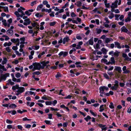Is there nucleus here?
Segmentation results:
<instances>
[{"label":"nucleus","instance_id":"58836bf2","mask_svg":"<svg viewBox=\"0 0 131 131\" xmlns=\"http://www.w3.org/2000/svg\"><path fill=\"white\" fill-rule=\"evenodd\" d=\"M75 101L74 100H71L70 102L68 103L67 104V106H69L71 104V103L75 104Z\"/></svg>","mask_w":131,"mask_h":131},{"label":"nucleus","instance_id":"423d86ee","mask_svg":"<svg viewBox=\"0 0 131 131\" xmlns=\"http://www.w3.org/2000/svg\"><path fill=\"white\" fill-rule=\"evenodd\" d=\"M7 34L9 36H12L13 34V30L11 29H8L6 31Z\"/></svg>","mask_w":131,"mask_h":131},{"label":"nucleus","instance_id":"3c124183","mask_svg":"<svg viewBox=\"0 0 131 131\" xmlns=\"http://www.w3.org/2000/svg\"><path fill=\"white\" fill-rule=\"evenodd\" d=\"M45 104L46 105H50L52 104V102L51 101H46Z\"/></svg>","mask_w":131,"mask_h":131},{"label":"nucleus","instance_id":"9b49d317","mask_svg":"<svg viewBox=\"0 0 131 131\" xmlns=\"http://www.w3.org/2000/svg\"><path fill=\"white\" fill-rule=\"evenodd\" d=\"M16 91L21 93L25 91V89L23 87H19L18 89Z\"/></svg>","mask_w":131,"mask_h":131},{"label":"nucleus","instance_id":"c756f323","mask_svg":"<svg viewBox=\"0 0 131 131\" xmlns=\"http://www.w3.org/2000/svg\"><path fill=\"white\" fill-rule=\"evenodd\" d=\"M90 112L92 115L94 116H97V114L96 113H94L92 111V110H90Z\"/></svg>","mask_w":131,"mask_h":131},{"label":"nucleus","instance_id":"de8ad7c7","mask_svg":"<svg viewBox=\"0 0 131 131\" xmlns=\"http://www.w3.org/2000/svg\"><path fill=\"white\" fill-rule=\"evenodd\" d=\"M15 14L17 16V17H20V16H21V15L20 14L18 13V12L17 11L15 12Z\"/></svg>","mask_w":131,"mask_h":131},{"label":"nucleus","instance_id":"bf43d9fd","mask_svg":"<svg viewBox=\"0 0 131 131\" xmlns=\"http://www.w3.org/2000/svg\"><path fill=\"white\" fill-rule=\"evenodd\" d=\"M25 14L28 16H29L31 14V13H30L28 10H27L25 11Z\"/></svg>","mask_w":131,"mask_h":131},{"label":"nucleus","instance_id":"cd10ccee","mask_svg":"<svg viewBox=\"0 0 131 131\" xmlns=\"http://www.w3.org/2000/svg\"><path fill=\"white\" fill-rule=\"evenodd\" d=\"M101 51L103 52V53L104 54H106L107 52V51L106 49L104 48H103L102 49Z\"/></svg>","mask_w":131,"mask_h":131},{"label":"nucleus","instance_id":"393cba45","mask_svg":"<svg viewBox=\"0 0 131 131\" xmlns=\"http://www.w3.org/2000/svg\"><path fill=\"white\" fill-rule=\"evenodd\" d=\"M104 105L103 104L100 106V109L99 110V111L100 112H102L104 110Z\"/></svg>","mask_w":131,"mask_h":131},{"label":"nucleus","instance_id":"0e129e2a","mask_svg":"<svg viewBox=\"0 0 131 131\" xmlns=\"http://www.w3.org/2000/svg\"><path fill=\"white\" fill-rule=\"evenodd\" d=\"M25 128H29L31 127V125L29 124H26L25 125Z\"/></svg>","mask_w":131,"mask_h":131},{"label":"nucleus","instance_id":"f8f14e48","mask_svg":"<svg viewBox=\"0 0 131 131\" xmlns=\"http://www.w3.org/2000/svg\"><path fill=\"white\" fill-rule=\"evenodd\" d=\"M2 22L3 23V24L5 26H7L8 27H10L9 24H7V23L6 20L2 19Z\"/></svg>","mask_w":131,"mask_h":131},{"label":"nucleus","instance_id":"338daca9","mask_svg":"<svg viewBox=\"0 0 131 131\" xmlns=\"http://www.w3.org/2000/svg\"><path fill=\"white\" fill-rule=\"evenodd\" d=\"M104 76L107 79H109V77L108 75L106 73H104L103 74Z\"/></svg>","mask_w":131,"mask_h":131},{"label":"nucleus","instance_id":"2f4dec72","mask_svg":"<svg viewBox=\"0 0 131 131\" xmlns=\"http://www.w3.org/2000/svg\"><path fill=\"white\" fill-rule=\"evenodd\" d=\"M40 47L39 46L36 45L32 47V48L35 50H37Z\"/></svg>","mask_w":131,"mask_h":131},{"label":"nucleus","instance_id":"f704fd0d","mask_svg":"<svg viewBox=\"0 0 131 131\" xmlns=\"http://www.w3.org/2000/svg\"><path fill=\"white\" fill-rule=\"evenodd\" d=\"M69 5V2H67L65 4V5L62 7V9H64L66 7H68Z\"/></svg>","mask_w":131,"mask_h":131},{"label":"nucleus","instance_id":"8fccbe9b","mask_svg":"<svg viewBox=\"0 0 131 131\" xmlns=\"http://www.w3.org/2000/svg\"><path fill=\"white\" fill-rule=\"evenodd\" d=\"M119 53V52H118L117 51H116L115 52H114V55L115 56L117 57L118 56Z\"/></svg>","mask_w":131,"mask_h":131},{"label":"nucleus","instance_id":"6ab92c4d","mask_svg":"<svg viewBox=\"0 0 131 131\" xmlns=\"http://www.w3.org/2000/svg\"><path fill=\"white\" fill-rule=\"evenodd\" d=\"M101 61L102 62H103L104 63H105L107 65L111 63L110 61L107 62V60L106 59H102L101 60Z\"/></svg>","mask_w":131,"mask_h":131},{"label":"nucleus","instance_id":"052dcab7","mask_svg":"<svg viewBox=\"0 0 131 131\" xmlns=\"http://www.w3.org/2000/svg\"><path fill=\"white\" fill-rule=\"evenodd\" d=\"M15 76L17 78H19L21 76V74L19 73H18L15 74Z\"/></svg>","mask_w":131,"mask_h":131},{"label":"nucleus","instance_id":"a878e982","mask_svg":"<svg viewBox=\"0 0 131 131\" xmlns=\"http://www.w3.org/2000/svg\"><path fill=\"white\" fill-rule=\"evenodd\" d=\"M115 70H116L119 73H121L122 71L121 68L120 67H115Z\"/></svg>","mask_w":131,"mask_h":131},{"label":"nucleus","instance_id":"6e6d98bb","mask_svg":"<svg viewBox=\"0 0 131 131\" xmlns=\"http://www.w3.org/2000/svg\"><path fill=\"white\" fill-rule=\"evenodd\" d=\"M4 10V12H8V8L7 7H4L3 8Z\"/></svg>","mask_w":131,"mask_h":131},{"label":"nucleus","instance_id":"774afa93","mask_svg":"<svg viewBox=\"0 0 131 131\" xmlns=\"http://www.w3.org/2000/svg\"><path fill=\"white\" fill-rule=\"evenodd\" d=\"M5 50L8 52H11V50L10 49L9 47H6Z\"/></svg>","mask_w":131,"mask_h":131},{"label":"nucleus","instance_id":"bb28decb","mask_svg":"<svg viewBox=\"0 0 131 131\" xmlns=\"http://www.w3.org/2000/svg\"><path fill=\"white\" fill-rule=\"evenodd\" d=\"M16 107V105L14 104H12L9 105V107L12 108H14Z\"/></svg>","mask_w":131,"mask_h":131},{"label":"nucleus","instance_id":"f3484780","mask_svg":"<svg viewBox=\"0 0 131 131\" xmlns=\"http://www.w3.org/2000/svg\"><path fill=\"white\" fill-rule=\"evenodd\" d=\"M19 85L18 84H16L15 85L12 86V89L13 91H14L16 90H18L19 87Z\"/></svg>","mask_w":131,"mask_h":131},{"label":"nucleus","instance_id":"5fc2aeb1","mask_svg":"<svg viewBox=\"0 0 131 131\" xmlns=\"http://www.w3.org/2000/svg\"><path fill=\"white\" fill-rule=\"evenodd\" d=\"M6 122L8 124H11L13 123V122L12 121H10L9 119H7L6 120Z\"/></svg>","mask_w":131,"mask_h":131},{"label":"nucleus","instance_id":"7ed1b4c3","mask_svg":"<svg viewBox=\"0 0 131 131\" xmlns=\"http://www.w3.org/2000/svg\"><path fill=\"white\" fill-rule=\"evenodd\" d=\"M108 90V88L106 87L105 86H101L99 88V92L100 93H103L105 90L106 91H107Z\"/></svg>","mask_w":131,"mask_h":131},{"label":"nucleus","instance_id":"a18cd8bd","mask_svg":"<svg viewBox=\"0 0 131 131\" xmlns=\"http://www.w3.org/2000/svg\"><path fill=\"white\" fill-rule=\"evenodd\" d=\"M122 56L123 57L125 58V59L126 60H127L128 58V57L126 53H123L122 54Z\"/></svg>","mask_w":131,"mask_h":131},{"label":"nucleus","instance_id":"e2e57ef3","mask_svg":"<svg viewBox=\"0 0 131 131\" xmlns=\"http://www.w3.org/2000/svg\"><path fill=\"white\" fill-rule=\"evenodd\" d=\"M124 16L123 15H122L119 17V19L120 20H122V21H124V19H123L124 18Z\"/></svg>","mask_w":131,"mask_h":131},{"label":"nucleus","instance_id":"69168bd1","mask_svg":"<svg viewBox=\"0 0 131 131\" xmlns=\"http://www.w3.org/2000/svg\"><path fill=\"white\" fill-rule=\"evenodd\" d=\"M18 49V47L17 46H13L12 47V49L13 50L15 51H16Z\"/></svg>","mask_w":131,"mask_h":131},{"label":"nucleus","instance_id":"ea45409f","mask_svg":"<svg viewBox=\"0 0 131 131\" xmlns=\"http://www.w3.org/2000/svg\"><path fill=\"white\" fill-rule=\"evenodd\" d=\"M44 122L46 123L47 125H51V123L50 121L45 120L44 121Z\"/></svg>","mask_w":131,"mask_h":131},{"label":"nucleus","instance_id":"473e14b6","mask_svg":"<svg viewBox=\"0 0 131 131\" xmlns=\"http://www.w3.org/2000/svg\"><path fill=\"white\" fill-rule=\"evenodd\" d=\"M91 118V117L89 115L87 116L86 117L84 118V119L86 121L88 122L89 120Z\"/></svg>","mask_w":131,"mask_h":131},{"label":"nucleus","instance_id":"20e7f679","mask_svg":"<svg viewBox=\"0 0 131 131\" xmlns=\"http://www.w3.org/2000/svg\"><path fill=\"white\" fill-rule=\"evenodd\" d=\"M98 126L100 128H101L102 131H105L107 129V127L106 126V125H104L102 124H99Z\"/></svg>","mask_w":131,"mask_h":131},{"label":"nucleus","instance_id":"603ef678","mask_svg":"<svg viewBox=\"0 0 131 131\" xmlns=\"http://www.w3.org/2000/svg\"><path fill=\"white\" fill-rule=\"evenodd\" d=\"M41 39V37H39V38H36L35 40V41L34 42V44H37V43L38 44L39 43H38L37 42H36L35 41H39V40H40V39Z\"/></svg>","mask_w":131,"mask_h":131},{"label":"nucleus","instance_id":"4c0bfd02","mask_svg":"<svg viewBox=\"0 0 131 131\" xmlns=\"http://www.w3.org/2000/svg\"><path fill=\"white\" fill-rule=\"evenodd\" d=\"M109 107L111 109H114V107L113 105V103L112 102L110 103V104L109 105Z\"/></svg>","mask_w":131,"mask_h":131},{"label":"nucleus","instance_id":"72a5a7b5","mask_svg":"<svg viewBox=\"0 0 131 131\" xmlns=\"http://www.w3.org/2000/svg\"><path fill=\"white\" fill-rule=\"evenodd\" d=\"M41 72H40L39 71H37L33 72L32 73V74H35L37 75H39L41 74Z\"/></svg>","mask_w":131,"mask_h":131},{"label":"nucleus","instance_id":"c9c22d12","mask_svg":"<svg viewBox=\"0 0 131 131\" xmlns=\"http://www.w3.org/2000/svg\"><path fill=\"white\" fill-rule=\"evenodd\" d=\"M43 7V5L42 4H41L39 5L37 9V11H39L40 10L41 8H42Z\"/></svg>","mask_w":131,"mask_h":131},{"label":"nucleus","instance_id":"2eb2a0df","mask_svg":"<svg viewBox=\"0 0 131 131\" xmlns=\"http://www.w3.org/2000/svg\"><path fill=\"white\" fill-rule=\"evenodd\" d=\"M18 11L21 14H20L21 16H20V17H22L23 16H24L25 15V13H24L20 8H19L18 9Z\"/></svg>","mask_w":131,"mask_h":131},{"label":"nucleus","instance_id":"49530a36","mask_svg":"<svg viewBox=\"0 0 131 131\" xmlns=\"http://www.w3.org/2000/svg\"><path fill=\"white\" fill-rule=\"evenodd\" d=\"M113 57H112L111 58V61L112 62H111V63L110 64H112L115 63V61Z\"/></svg>","mask_w":131,"mask_h":131},{"label":"nucleus","instance_id":"a19ab883","mask_svg":"<svg viewBox=\"0 0 131 131\" xmlns=\"http://www.w3.org/2000/svg\"><path fill=\"white\" fill-rule=\"evenodd\" d=\"M114 14L113 13H111L109 15L108 17L110 19H112L114 17Z\"/></svg>","mask_w":131,"mask_h":131},{"label":"nucleus","instance_id":"7c9ffc66","mask_svg":"<svg viewBox=\"0 0 131 131\" xmlns=\"http://www.w3.org/2000/svg\"><path fill=\"white\" fill-rule=\"evenodd\" d=\"M27 111L25 110H23L22 111L20 110H17V112L20 114H22L23 112H26Z\"/></svg>","mask_w":131,"mask_h":131},{"label":"nucleus","instance_id":"f257e3e1","mask_svg":"<svg viewBox=\"0 0 131 131\" xmlns=\"http://www.w3.org/2000/svg\"><path fill=\"white\" fill-rule=\"evenodd\" d=\"M32 65L34 66L32 70L33 71H34L35 70H39L41 68V65L39 63H33Z\"/></svg>","mask_w":131,"mask_h":131},{"label":"nucleus","instance_id":"5701e85b","mask_svg":"<svg viewBox=\"0 0 131 131\" xmlns=\"http://www.w3.org/2000/svg\"><path fill=\"white\" fill-rule=\"evenodd\" d=\"M19 39L18 38L16 39L15 38L12 39H11V41L14 43H15L17 42H18L19 41Z\"/></svg>","mask_w":131,"mask_h":131},{"label":"nucleus","instance_id":"0eeeda50","mask_svg":"<svg viewBox=\"0 0 131 131\" xmlns=\"http://www.w3.org/2000/svg\"><path fill=\"white\" fill-rule=\"evenodd\" d=\"M121 32H124L127 34H128L129 32L124 26L122 27L121 28Z\"/></svg>","mask_w":131,"mask_h":131},{"label":"nucleus","instance_id":"412c9836","mask_svg":"<svg viewBox=\"0 0 131 131\" xmlns=\"http://www.w3.org/2000/svg\"><path fill=\"white\" fill-rule=\"evenodd\" d=\"M12 44V43L10 42H5L3 44V45L4 47H6L7 46H10Z\"/></svg>","mask_w":131,"mask_h":131},{"label":"nucleus","instance_id":"aec40b11","mask_svg":"<svg viewBox=\"0 0 131 131\" xmlns=\"http://www.w3.org/2000/svg\"><path fill=\"white\" fill-rule=\"evenodd\" d=\"M36 30V31H34L33 33L32 34V36L33 37L35 35V34H37L38 33V31L39 30V27H36L35 28Z\"/></svg>","mask_w":131,"mask_h":131},{"label":"nucleus","instance_id":"c85d7f7f","mask_svg":"<svg viewBox=\"0 0 131 131\" xmlns=\"http://www.w3.org/2000/svg\"><path fill=\"white\" fill-rule=\"evenodd\" d=\"M90 45H93V38H91L88 41Z\"/></svg>","mask_w":131,"mask_h":131},{"label":"nucleus","instance_id":"b1692460","mask_svg":"<svg viewBox=\"0 0 131 131\" xmlns=\"http://www.w3.org/2000/svg\"><path fill=\"white\" fill-rule=\"evenodd\" d=\"M0 69H2L3 71H6L7 70V69L5 67L4 65L0 64Z\"/></svg>","mask_w":131,"mask_h":131},{"label":"nucleus","instance_id":"4d7b16f0","mask_svg":"<svg viewBox=\"0 0 131 131\" xmlns=\"http://www.w3.org/2000/svg\"><path fill=\"white\" fill-rule=\"evenodd\" d=\"M24 21L26 22H27L28 23H29V24L30 23V19L29 18H27L26 19H25L24 20Z\"/></svg>","mask_w":131,"mask_h":131},{"label":"nucleus","instance_id":"864d4df0","mask_svg":"<svg viewBox=\"0 0 131 131\" xmlns=\"http://www.w3.org/2000/svg\"><path fill=\"white\" fill-rule=\"evenodd\" d=\"M131 20V18L128 17L125 20V22H127L128 21H130Z\"/></svg>","mask_w":131,"mask_h":131},{"label":"nucleus","instance_id":"79ce46f5","mask_svg":"<svg viewBox=\"0 0 131 131\" xmlns=\"http://www.w3.org/2000/svg\"><path fill=\"white\" fill-rule=\"evenodd\" d=\"M35 15L37 17H42L43 15H42L40 14L39 13H37Z\"/></svg>","mask_w":131,"mask_h":131},{"label":"nucleus","instance_id":"e433bc0d","mask_svg":"<svg viewBox=\"0 0 131 131\" xmlns=\"http://www.w3.org/2000/svg\"><path fill=\"white\" fill-rule=\"evenodd\" d=\"M41 63L42 64L43 66L41 67V69H43L44 67L46 66V64L45 63V61H43L41 62Z\"/></svg>","mask_w":131,"mask_h":131},{"label":"nucleus","instance_id":"1a4fd4ad","mask_svg":"<svg viewBox=\"0 0 131 131\" xmlns=\"http://www.w3.org/2000/svg\"><path fill=\"white\" fill-rule=\"evenodd\" d=\"M68 52H67L61 51L59 54V55L60 56H63V57H65L67 56Z\"/></svg>","mask_w":131,"mask_h":131},{"label":"nucleus","instance_id":"6e6552de","mask_svg":"<svg viewBox=\"0 0 131 131\" xmlns=\"http://www.w3.org/2000/svg\"><path fill=\"white\" fill-rule=\"evenodd\" d=\"M70 40L69 37L66 36L63 39V43L64 44H65L66 42H68Z\"/></svg>","mask_w":131,"mask_h":131},{"label":"nucleus","instance_id":"4468645a","mask_svg":"<svg viewBox=\"0 0 131 131\" xmlns=\"http://www.w3.org/2000/svg\"><path fill=\"white\" fill-rule=\"evenodd\" d=\"M118 86L114 84V86H112L111 89L113 91L116 90L118 89Z\"/></svg>","mask_w":131,"mask_h":131},{"label":"nucleus","instance_id":"f03ea898","mask_svg":"<svg viewBox=\"0 0 131 131\" xmlns=\"http://www.w3.org/2000/svg\"><path fill=\"white\" fill-rule=\"evenodd\" d=\"M9 73H6L5 74H2L1 77V80L5 81L7 77H9Z\"/></svg>","mask_w":131,"mask_h":131},{"label":"nucleus","instance_id":"13d9d810","mask_svg":"<svg viewBox=\"0 0 131 131\" xmlns=\"http://www.w3.org/2000/svg\"><path fill=\"white\" fill-rule=\"evenodd\" d=\"M55 77L56 78L60 77H61V75L58 72Z\"/></svg>","mask_w":131,"mask_h":131},{"label":"nucleus","instance_id":"4be33fe9","mask_svg":"<svg viewBox=\"0 0 131 131\" xmlns=\"http://www.w3.org/2000/svg\"><path fill=\"white\" fill-rule=\"evenodd\" d=\"M112 40H113L111 38H106L105 39V42L107 43L109 42Z\"/></svg>","mask_w":131,"mask_h":131},{"label":"nucleus","instance_id":"9d476101","mask_svg":"<svg viewBox=\"0 0 131 131\" xmlns=\"http://www.w3.org/2000/svg\"><path fill=\"white\" fill-rule=\"evenodd\" d=\"M117 2L118 1H115V2L112 3V5L111 6V7L112 9H114L115 8H116L117 7Z\"/></svg>","mask_w":131,"mask_h":131},{"label":"nucleus","instance_id":"680f3d73","mask_svg":"<svg viewBox=\"0 0 131 131\" xmlns=\"http://www.w3.org/2000/svg\"><path fill=\"white\" fill-rule=\"evenodd\" d=\"M36 1H34L32 2L30 4L32 6H33L35 4H36Z\"/></svg>","mask_w":131,"mask_h":131},{"label":"nucleus","instance_id":"37998d69","mask_svg":"<svg viewBox=\"0 0 131 131\" xmlns=\"http://www.w3.org/2000/svg\"><path fill=\"white\" fill-rule=\"evenodd\" d=\"M104 20L105 21V23L106 24H109L110 23V21L108 18L107 17H105L104 18Z\"/></svg>","mask_w":131,"mask_h":131},{"label":"nucleus","instance_id":"c03bdc74","mask_svg":"<svg viewBox=\"0 0 131 131\" xmlns=\"http://www.w3.org/2000/svg\"><path fill=\"white\" fill-rule=\"evenodd\" d=\"M120 15L119 14H116L115 15V20H118L119 18L118 17L120 16Z\"/></svg>","mask_w":131,"mask_h":131},{"label":"nucleus","instance_id":"dca6fc26","mask_svg":"<svg viewBox=\"0 0 131 131\" xmlns=\"http://www.w3.org/2000/svg\"><path fill=\"white\" fill-rule=\"evenodd\" d=\"M8 61V60L6 57L3 58V60L2 61V64L3 65L6 64Z\"/></svg>","mask_w":131,"mask_h":131},{"label":"nucleus","instance_id":"a211bd4d","mask_svg":"<svg viewBox=\"0 0 131 131\" xmlns=\"http://www.w3.org/2000/svg\"><path fill=\"white\" fill-rule=\"evenodd\" d=\"M7 84L8 85H12L14 84L15 83L14 82H13L12 81L11 79H9L7 81Z\"/></svg>","mask_w":131,"mask_h":131},{"label":"nucleus","instance_id":"39448f33","mask_svg":"<svg viewBox=\"0 0 131 131\" xmlns=\"http://www.w3.org/2000/svg\"><path fill=\"white\" fill-rule=\"evenodd\" d=\"M41 99H42L45 100H48L50 101L52 100V98L51 97L45 95H44L43 96H42L41 97Z\"/></svg>","mask_w":131,"mask_h":131},{"label":"nucleus","instance_id":"09e8293b","mask_svg":"<svg viewBox=\"0 0 131 131\" xmlns=\"http://www.w3.org/2000/svg\"><path fill=\"white\" fill-rule=\"evenodd\" d=\"M96 30L97 31V33L98 34H100L102 31L101 29L97 28L96 29Z\"/></svg>","mask_w":131,"mask_h":131},{"label":"nucleus","instance_id":"ddd939ff","mask_svg":"<svg viewBox=\"0 0 131 131\" xmlns=\"http://www.w3.org/2000/svg\"><path fill=\"white\" fill-rule=\"evenodd\" d=\"M115 45V47H117L118 49H120L121 47L120 43L118 42L115 41L114 42Z\"/></svg>","mask_w":131,"mask_h":131}]
</instances>
